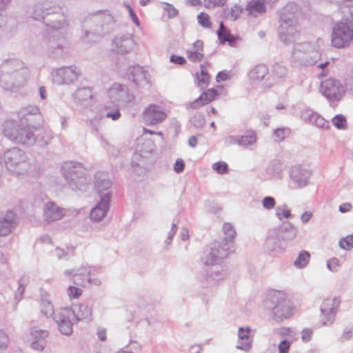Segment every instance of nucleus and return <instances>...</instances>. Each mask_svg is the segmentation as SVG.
<instances>
[{"mask_svg":"<svg viewBox=\"0 0 353 353\" xmlns=\"http://www.w3.org/2000/svg\"><path fill=\"white\" fill-rule=\"evenodd\" d=\"M31 16L48 28V52L55 58L62 57L67 49L65 35L69 28L62 8L48 0L39 1L33 6Z\"/></svg>","mask_w":353,"mask_h":353,"instance_id":"1","label":"nucleus"},{"mask_svg":"<svg viewBox=\"0 0 353 353\" xmlns=\"http://www.w3.org/2000/svg\"><path fill=\"white\" fill-rule=\"evenodd\" d=\"M110 12L108 10H99L88 17L82 27V40L90 43L99 41L110 30Z\"/></svg>","mask_w":353,"mask_h":353,"instance_id":"2","label":"nucleus"},{"mask_svg":"<svg viewBox=\"0 0 353 353\" xmlns=\"http://www.w3.org/2000/svg\"><path fill=\"white\" fill-rule=\"evenodd\" d=\"M331 46L336 49L349 48L353 43V19L341 18L332 23Z\"/></svg>","mask_w":353,"mask_h":353,"instance_id":"3","label":"nucleus"},{"mask_svg":"<svg viewBox=\"0 0 353 353\" xmlns=\"http://www.w3.org/2000/svg\"><path fill=\"white\" fill-rule=\"evenodd\" d=\"M292 6H286L281 11L279 18L278 33L281 41L288 45L294 41L299 30L296 14L291 11Z\"/></svg>","mask_w":353,"mask_h":353,"instance_id":"4","label":"nucleus"},{"mask_svg":"<svg viewBox=\"0 0 353 353\" xmlns=\"http://www.w3.org/2000/svg\"><path fill=\"white\" fill-rule=\"evenodd\" d=\"M269 299L272 305V312L276 321H281L294 314L296 308L284 292L273 291L270 294Z\"/></svg>","mask_w":353,"mask_h":353,"instance_id":"5","label":"nucleus"},{"mask_svg":"<svg viewBox=\"0 0 353 353\" xmlns=\"http://www.w3.org/2000/svg\"><path fill=\"white\" fill-rule=\"evenodd\" d=\"M292 58L301 64L312 65L320 58V52L316 46L309 42H304L294 46Z\"/></svg>","mask_w":353,"mask_h":353,"instance_id":"6","label":"nucleus"},{"mask_svg":"<svg viewBox=\"0 0 353 353\" xmlns=\"http://www.w3.org/2000/svg\"><path fill=\"white\" fill-rule=\"evenodd\" d=\"M126 64H119V72L121 75H126L132 82L129 86L131 87H145L149 83V74L143 67L139 65H132L126 68Z\"/></svg>","mask_w":353,"mask_h":353,"instance_id":"7","label":"nucleus"},{"mask_svg":"<svg viewBox=\"0 0 353 353\" xmlns=\"http://www.w3.org/2000/svg\"><path fill=\"white\" fill-rule=\"evenodd\" d=\"M79 74L75 66L55 68L51 72L52 81L57 85L70 84L77 79Z\"/></svg>","mask_w":353,"mask_h":353,"instance_id":"8","label":"nucleus"},{"mask_svg":"<svg viewBox=\"0 0 353 353\" xmlns=\"http://www.w3.org/2000/svg\"><path fill=\"white\" fill-rule=\"evenodd\" d=\"M73 320L74 319L72 315V311L68 307L59 309L55 314V321L59 331L66 335L72 333Z\"/></svg>","mask_w":353,"mask_h":353,"instance_id":"9","label":"nucleus"},{"mask_svg":"<svg viewBox=\"0 0 353 353\" xmlns=\"http://www.w3.org/2000/svg\"><path fill=\"white\" fill-rule=\"evenodd\" d=\"M134 46L135 42L131 34H121L116 36L112 42V52L124 54L131 52Z\"/></svg>","mask_w":353,"mask_h":353,"instance_id":"10","label":"nucleus"},{"mask_svg":"<svg viewBox=\"0 0 353 353\" xmlns=\"http://www.w3.org/2000/svg\"><path fill=\"white\" fill-rule=\"evenodd\" d=\"M26 66V64L18 59H6L0 65V81L11 80V75Z\"/></svg>","mask_w":353,"mask_h":353,"instance_id":"11","label":"nucleus"},{"mask_svg":"<svg viewBox=\"0 0 353 353\" xmlns=\"http://www.w3.org/2000/svg\"><path fill=\"white\" fill-rule=\"evenodd\" d=\"M30 76L29 69L26 66L11 75V80L0 81V87L7 88H19L26 85Z\"/></svg>","mask_w":353,"mask_h":353,"instance_id":"12","label":"nucleus"},{"mask_svg":"<svg viewBox=\"0 0 353 353\" xmlns=\"http://www.w3.org/2000/svg\"><path fill=\"white\" fill-rule=\"evenodd\" d=\"M340 301L335 298H328L325 299L321 307V311L323 315L327 316V321H323L325 325L331 323L334 319V314L338 310Z\"/></svg>","mask_w":353,"mask_h":353,"instance_id":"13","label":"nucleus"},{"mask_svg":"<svg viewBox=\"0 0 353 353\" xmlns=\"http://www.w3.org/2000/svg\"><path fill=\"white\" fill-rule=\"evenodd\" d=\"M72 311V315L76 321H88L92 319V308L82 303L72 304L69 307Z\"/></svg>","mask_w":353,"mask_h":353,"instance_id":"14","label":"nucleus"},{"mask_svg":"<svg viewBox=\"0 0 353 353\" xmlns=\"http://www.w3.org/2000/svg\"><path fill=\"white\" fill-rule=\"evenodd\" d=\"M143 116L150 123L156 124L164 121L167 117V114L158 105H150L144 110Z\"/></svg>","mask_w":353,"mask_h":353,"instance_id":"15","label":"nucleus"},{"mask_svg":"<svg viewBox=\"0 0 353 353\" xmlns=\"http://www.w3.org/2000/svg\"><path fill=\"white\" fill-rule=\"evenodd\" d=\"M245 11L248 16L258 17L266 12V0H250L247 3Z\"/></svg>","mask_w":353,"mask_h":353,"instance_id":"16","label":"nucleus"},{"mask_svg":"<svg viewBox=\"0 0 353 353\" xmlns=\"http://www.w3.org/2000/svg\"><path fill=\"white\" fill-rule=\"evenodd\" d=\"M268 74V68L265 64H258L248 72V78L252 83L261 81Z\"/></svg>","mask_w":353,"mask_h":353,"instance_id":"17","label":"nucleus"},{"mask_svg":"<svg viewBox=\"0 0 353 353\" xmlns=\"http://www.w3.org/2000/svg\"><path fill=\"white\" fill-rule=\"evenodd\" d=\"M256 137L254 132H248L244 135L239 137L231 136L227 139L230 144H239L241 145H249L256 142Z\"/></svg>","mask_w":353,"mask_h":353,"instance_id":"18","label":"nucleus"},{"mask_svg":"<svg viewBox=\"0 0 353 353\" xmlns=\"http://www.w3.org/2000/svg\"><path fill=\"white\" fill-rule=\"evenodd\" d=\"M44 215L47 221H51L61 219L63 216V211L54 203L48 202L46 204Z\"/></svg>","mask_w":353,"mask_h":353,"instance_id":"19","label":"nucleus"},{"mask_svg":"<svg viewBox=\"0 0 353 353\" xmlns=\"http://www.w3.org/2000/svg\"><path fill=\"white\" fill-rule=\"evenodd\" d=\"M109 208L108 199H102L101 202L90 212V219L95 221H101L106 214Z\"/></svg>","mask_w":353,"mask_h":353,"instance_id":"20","label":"nucleus"},{"mask_svg":"<svg viewBox=\"0 0 353 353\" xmlns=\"http://www.w3.org/2000/svg\"><path fill=\"white\" fill-rule=\"evenodd\" d=\"M338 12L342 18L353 19V0L336 1Z\"/></svg>","mask_w":353,"mask_h":353,"instance_id":"21","label":"nucleus"},{"mask_svg":"<svg viewBox=\"0 0 353 353\" xmlns=\"http://www.w3.org/2000/svg\"><path fill=\"white\" fill-rule=\"evenodd\" d=\"M216 95V90H206L201 96L191 104L193 108H196L207 104L214 100Z\"/></svg>","mask_w":353,"mask_h":353,"instance_id":"22","label":"nucleus"},{"mask_svg":"<svg viewBox=\"0 0 353 353\" xmlns=\"http://www.w3.org/2000/svg\"><path fill=\"white\" fill-rule=\"evenodd\" d=\"M15 214L10 212L7 214L6 217L0 221V235L6 236L8 234L11 228H13V221L14 219Z\"/></svg>","mask_w":353,"mask_h":353,"instance_id":"23","label":"nucleus"},{"mask_svg":"<svg viewBox=\"0 0 353 353\" xmlns=\"http://www.w3.org/2000/svg\"><path fill=\"white\" fill-rule=\"evenodd\" d=\"M218 37L221 41V43H225L228 42L230 46H234L236 39L234 37L230 34L228 29L224 26L223 23L221 22L220 27L217 31Z\"/></svg>","mask_w":353,"mask_h":353,"instance_id":"24","label":"nucleus"},{"mask_svg":"<svg viewBox=\"0 0 353 353\" xmlns=\"http://www.w3.org/2000/svg\"><path fill=\"white\" fill-rule=\"evenodd\" d=\"M79 274L85 277L88 283L97 284L99 279L96 270L91 267H83L80 270Z\"/></svg>","mask_w":353,"mask_h":353,"instance_id":"25","label":"nucleus"},{"mask_svg":"<svg viewBox=\"0 0 353 353\" xmlns=\"http://www.w3.org/2000/svg\"><path fill=\"white\" fill-rule=\"evenodd\" d=\"M162 9L166 13L169 19H174L179 15V11L172 4L167 2H161Z\"/></svg>","mask_w":353,"mask_h":353,"instance_id":"26","label":"nucleus"},{"mask_svg":"<svg viewBox=\"0 0 353 353\" xmlns=\"http://www.w3.org/2000/svg\"><path fill=\"white\" fill-rule=\"evenodd\" d=\"M201 73L196 74V79H197L198 85L201 88H204L205 87H207L209 83L210 75L202 65L201 66Z\"/></svg>","mask_w":353,"mask_h":353,"instance_id":"27","label":"nucleus"},{"mask_svg":"<svg viewBox=\"0 0 353 353\" xmlns=\"http://www.w3.org/2000/svg\"><path fill=\"white\" fill-rule=\"evenodd\" d=\"M310 255L307 251H302L296 260L294 261V265L297 268H302L305 267L309 262Z\"/></svg>","mask_w":353,"mask_h":353,"instance_id":"28","label":"nucleus"},{"mask_svg":"<svg viewBox=\"0 0 353 353\" xmlns=\"http://www.w3.org/2000/svg\"><path fill=\"white\" fill-rule=\"evenodd\" d=\"M272 73L273 76L279 79H282L285 78L287 74V69L284 65L280 63H275L272 66Z\"/></svg>","mask_w":353,"mask_h":353,"instance_id":"29","label":"nucleus"},{"mask_svg":"<svg viewBox=\"0 0 353 353\" xmlns=\"http://www.w3.org/2000/svg\"><path fill=\"white\" fill-rule=\"evenodd\" d=\"M41 312L46 317L51 316L54 313L53 305L47 301H43L40 303Z\"/></svg>","mask_w":353,"mask_h":353,"instance_id":"30","label":"nucleus"},{"mask_svg":"<svg viewBox=\"0 0 353 353\" xmlns=\"http://www.w3.org/2000/svg\"><path fill=\"white\" fill-rule=\"evenodd\" d=\"M67 294L70 300L79 299L83 294V290L79 288L70 285L67 288Z\"/></svg>","mask_w":353,"mask_h":353,"instance_id":"31","label":"nucleus"},{"mask_svg":"<svg viewBox=\"0 0 353 353\" xmlns=\"http://www.w3.org/2000/svg\"><path fill=\"white\" fill-rule=\"evenodd\" d=\"M223 229L225 234V240L227 242L232 241L236 235V232L233 226L230 223H225Z\"/></svg>","mask_w":353,"mask_h":353,"instance_id":"32","label":"nucleus"},{"mask_svg":"<svg viewBox=\"0 0 353 353\" xmlns=\"http://www.w3.org/2000/svg\"><path fill=\"white\" fill-rule=\"evenodd\" d=\"M333 125L339 130H345L347 127L346 118L342 114H337L332 119Z\"/></svg>","mask_w":353,"mask_h":353,"instance_id":"33","label":"nucleus"},{"mask_svg":"<svg viewBox=\"0 0 353 353\" xmlns=\"http://www.w3.org/2000/svg\"><path fill=\"white\" fill-rule=\"evenodd\" d=\"M323 94L331 101L339 100L343 96L341 90H324Z\"/></svg>","mask_w":353,"mask_h":353,"instance_id":"34","label":"nucleus"},{"mask_svg":"<svg viewBox=\"0 0 353 353\" xmlns=\"http://www.w3.org/2000/svg\"><path fill=\"white\" fill-rule=\"evenodd\" d=\"M339 246L341 248L350 250L353 248V235H347V236L343 238L339 241Z\"/></svg>","mask_w":353,"mask_h":353,"instance_id":"35","label":"nucleus"},{"mask_svg":"<svg viewBox=\"0 0 353 353\" xmlns=\"http://www.w3.org/2000/svg\"><path fill=\"white\" fill-rule=\"evenodd\" d=\"M340 82L334 79L330 78L321 83V88H340Z\"/></svg>","mask_w":353,"mask_h":353,"instance_id":"36","label":"nucleus"},{"mask_svg":"<svg viewBox=\"0 0 353 353\" xmlns=\"http://www.w3.org/2000/svg\"><path fill=\"white\" fill-rule=\"evenodd\" d=\"M198 23L203 27L206 28H211L210 18L209 15L204 12H201L197 16Z\"/></svg>","mask_w":353,"mask_h":353,"instance_id":"37","label":"nucleus"},{"mask_svg":"<svg viewBox=\"0 0 353 353\" xmlns=\"http://www.w3.org/2000/svg\"><path fill=\"white\" fill-rule=\"evenodd\" d=\"M188 58L193 62H198L202 60L203 54L199 51H194L192 50H188L187 52Z\"/></svg>","mask_w":353,"mask_h":353,"instance_id":"38","label":"nucleus"},{"mask_svg":"<svg viewBox=\"0 0 353 353\" xmlns=\"http://www.w3.org/2000/svg\"><path fill=\"white\" fill-rule=\"evenodd\" d=\"M233 73L232 71L229 70H223L219 72L216 77V81L218 83H221L222 81H225L227 80H229L232 77Z\"/></svg>","mask_w":353,"mask_h":353,"instance_id":"39","label":"nucleus"},{"mask_svg":"<svg viewBox=\"0 0 353 353\" xmlns=\"http://www.w3.org/2000/svg\"><path fill=\"white\" fill-rule=\"evenodd\" d=\"M243 10V9L242 6H241L239 5H234L230 9V19H232L233 21L238 19L240 17Z\"/></svg>","mask_w":353,"mask_h":353,"instance_id":"40","label":"nucleus"},{"mask_svg":"<svg viewBox=\"0 0 353 353\" xmlns=\"http://www.w3.org/2000/svg\"><path fill=\"white\" fill-rule=\"evenodd\" d=\"M227 0H204V6L210 9L216 6H223Z\"/></svg>","mask_w":353,"mask_h":353,"instance_id":"41","label":"nucleus"},{"mask_svg":"<svg viewBox=\"0 0 353 353\" xmlns=\"http://www.w3.org/2000/svg\"><path fill=\"white\" fill-rule=\"evenodd\" d=\"M213 168L219 174L228 172V165L225 162H216L213 165Z\"/></svg>","mask_w":353,"mask_h":353,"instance_id":"42","label":"nucleus"},{"mask_svg":"<svg viewBox=\"0 0 353 353\" xmlns=\"http://www.w3.org/2000/svg\"><path fill=\"white\" fill-rule=\"evenodd\" d=\"M262 204L265 209L270 210L275 206L276 202L273 197L266 196L263 199Z\"/></svg>","mask_w":353,"mask_h":353,"instance_id":"43","label":"nucleus"},{"mask_svg":"<svg viewBox=\"0 0 353 353\" xmlns=\"http://www.w3.org/2000/svg\"><path fill=\"white\" fill-rule=\"evenodd\" d=\"M276 216L280 219H288L291 216L290 211L287 208H278L276 212Z\"/></svg>","mask_w":353,"mask_h":353,"instance_id":"44","label":"nucleus"},{"mask_svg":"<svg viewBox=\"0 0 353 353\" xmlns=\"http://www.w3.org/2000/svg\"><path fill=\"white\" fill-rule=\"evenodd\" d=\"M31 335L34 338L44 339L48 336V332L46 330H36L32 329L30 332Z\"/></svg>","mask_w":353,"mask_h":353,"instance_id":"45","label":"nucleus"},{"mask_svg":"<svg viewBox=\"0 0 353 353\" xmlns=\"http://www.w3.org/2000/svg\"><path fill=\"white\" fill-rule=\"evenodd\" d=\"M290 343L286 340L282 341L279 345V353H288Z\"/></svg>","mask_w":353,"mask_h":353,"instance_id":"46","label":"nucleus"},{"mask_svg":"<svg viewBox=\"0 0 353 353\" xmlns=\"http://www.w3.org/2000/svg\"><path fill=\"white\" fill-rule=\"evenodd\" d=\"M185 168L184 161L181 159H178L174 163V170L176 173H180L183 171Z\"/></svg>","mask_w":353,"mask_h":353,"instance_id":"47","label":"nucleus"},{"mask_svg":"<svg viewBox=\"0 0 353 353\" xmlns=\"http://www.w3.org/2000/svg\"><path fill=\"white\" fill-rule=\"evenodd\" d=\"M339 265V260L337 259H332L327 263V267L331 271H336Z\"/></svg>","mask_w":353,"mask_h":353,"instance_id":"48","label":"nucleus"},{"mask_svg":"<svg viewBox=\"0 0 353 353\" xmlns=\"http://www.w3.org/2000/svg\"><path fill=\"white\" fill-rule=\"evenodd\" d=\"M250 330L249 327H240L239 330V337L241 339H248Z\"/></svg>","mask_w":353,"mask_h":353,"instance_id":"49","label":"nucleus"},{"mask_svg":"<svg viewBox=\"0 0 353 353\" xmlns=\"http://www.w3.org/2000/svg\"><path fill=\"white\" fill-rule=\"evenodd\" d=\"M285 138V131L283 129H277L274 132V139L276 141H281Z\"/></svg>","mask_w":353,"mask_h":353,"instance_id":"50","label":"nucleus"},{"mask_svg":"<svg viewBox=\"0 0 353 353\" xmlns=\"http://www.w3.org/2000/svg\"><path fill=\"white\" fill-rule=\"evenodd\" d=\"M170 61L172 63H176L179 65H183L185 63V59L183 57L173 54L170 57Z\"/></svg>","mask_w":353,"mask_h":353,"instance_id":"51","label":"nucleus"},{"mask_svg":"<svg viewBox=\"0 0 353 353\" xmlns=\"http://www.w3.org/2000/svg\"><path fill=\"white\" fill-rule=\"evenodd\" d=\"M312 335V331L310 329H305L302 331L301 337L304 342L309 341Z\"/></svg>","mask_w":353,"mask_h":353,"instance_id":"52","label":"nucleus"},{"mask_svg":"<svg viewBox=\"0 0 353 353\" xmlns=\"http://www.w3.org/2000/svg\"><path fill=\"white\" fill-rule=\"evenodd\" d=\"M8 342L7 334L3 331L0 330V346L6 345Z\"/></svg>","mask_w":353,"mask_h":353,"instance_id":"53","label":"nucleus"},{"mask_svg":"<svg viewBox=\"0 0 353 353\" xmlns=\"http://www.w3.org/2000/svg\"><path fill=\"white\" fill-rule=\"evenodd\" d=\"M129 14H130V19L132 20V21L134 23V24L137 26H139L140 21H139L136 13L134 12V11L133 10H130L129 12Z\"/></svg>","mask_w":353,"mask_h":353,"instance_id":"54","label":"nucleus"},{"mask_svg":"<svg viewBox=\"0 0 353 353\" xmlns=\"http://www.w3.org/2000/svg\"><path fill=\"white\" fill-rule=\"evenodd\" d=\"M291 333V330L290 327H281L279 330L278 334L281 336H288Z\"/></svg>","mask_w":353,"mask_h":353,"instance_id":"55","label":"nucleus"},{"mask_svg":"<svg viewBox=\"0 0 353 353\" xmlns=\"http://www.w3.org/2000/svg\"><path fill=\"white\" fill-rule=\"evenodd\" d=\"M193 48L194 51H203V42L201 40H197L193 43Z\"/></svg>","mask_w":353,"mask_h":353,"instance_id":"56","label":"nucleus"},{"mask_svg":"<svg viewBox=\"0 0 353 353\" xmlns=\"http://www.w3.org/2000/svg\"><path fill=\"white\" fill-rule=\"evenodd\" d=\"M6 17L3 8L0 6V28L6 23Z\"/></svg>","mask_w":353,"mask_h":353,"instance_id":"57","label":"nucleus"},{"mask_svg":"<svg viewBox=\"0 0 353 353\" xmlns=\"http://www.w3.org/2000/svg\"><path fill=\"white\" fill-rule=\"evenodd\" d=\"M312 216V214L311 212H305L302 214V215L301 216V221L304 223H306L307 221H308L310 219Z\"/></svg>","mask_w":353,"mask_h":353,"instance_id":"58","label":"nucleus"},{"mask_svg":"<svg viewBox=\"0 0 353 353\" xmlns=\"http://www.w3.org/2000/svg\"><path fill=\"white\" fill-rule=\"evenodd\" d=\"M352 337V332L350 330L345 331L341 336V339L344 341L350 340Z\"/></svg>","mask_w":353,"mask_h":353,"instance_id":"59","label":"nucleus"},{"mask_svg":"<svg viewBox=\"0 0 353 353\" xmlns=\"http://www.w3.org/2000/svg\"><path fill=\"white\" fill-rule=\"evenodd\" d=\"M180 232L181 239L183 241H186L189 239V231L187 228H182Z\"/></svg>","mask_w":353,"mask_h":353,"instance_id":"60","label":"nucleus"},{"mask_svg":"<svg viewBox=\"0 0 353 353\" xmlns=\"http://www.w3.org/2000/svg\"><path fill=\"white\" fill-rule=\"evenodd\" d=\"M352 208V205L350 203H344L339 207V210L341 212H349Z\"/></svg>","mask_w":353,"mask_h":353,"instance_id":"61","label":"nucleus"},{"mask_svg":"<svg viewBox=\"0 0 353 353\" xmlns=\"http://www.w3.org/2000/svg\"><path fill=\"white\" fill-rule=\"evenodd\" d=\"M97 334L101 341H104L106 339V332L105 330H99Z\"/></svg>","mask_w":353,"mask_h":353,"instance_id":"62","label":"nucleus"},{"mask_svg":"<svg viewBox=\"0 0 353 353\" xmlns=\"http://www.w3.org/2000/svg\"><path fill=\"white\" fill-rule=\"evenodd\" d=\"M187 3L191 6H196L201 5V2L200 0H187Z\"/></svg>","mask_w":353,"mask_h":353,"instance_id":"63","label":"nucleus"},{"mask_svg":"<svg viewBox=\"0 0 353 353\" xmlns=\"http://www.w3.org/2000/svg\"><path fill=\"white\" fill-rule=\"evenodd\" d=\"M32 347L37 350H42L44 348V346L43 344H39L37 342H33L32 345Z\"/></svg>","mask_w":353,"mask_h":353,"instance_id":"64","label":"nucleus"}]
</instances>
